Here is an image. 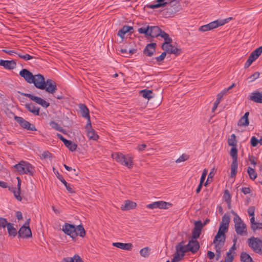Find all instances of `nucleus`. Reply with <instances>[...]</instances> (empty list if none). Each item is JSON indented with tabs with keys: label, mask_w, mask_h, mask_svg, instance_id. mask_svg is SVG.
<instances>
[{
	"label": "nucleus",
	"mask_w": 262,
	"mask_h": 262,
	"mask_svg": "<svg viewBox=\"0 0 262 262\" xmlns=\"http://www.w3.org/2000/svg\"><path fill=\"white\" fill-rule=\"evenodd\" d=\"M249 160L251 162V163L253 165L254 167H255V166L256 165L255 158L254 156L249 157Z\"/></svg>",
	"instance_id": "62"
},
{
	"label": "nucleus",
	"mask_w": 262,
	"mask_h": 262,
	"mask_svg": "<svg viewBox=\"0 0 262 262\" xmlns=\"http://www.w3.org/2000/svg\"><path fill=\"white\" fill-rule=\"evenodd\" d=\"M238 166L237 161H232L231 165V177H235L237 173V169Z\"/></svg>",
	"instance_id": "35"
},
{
	"label": "nucleus",
	"mask_w": 262,
	"mask_h": 262,
	"mask_svg": "<svg viewBox=\"0 0 262 262\" xmlns=\"http://www.w3.org/2000/svg\"><path fill=\"white\" fill-rule=\"evenodd\" d=\"M255 207L254 206L249 207L248 209V213L249 216L254 215Z\"/></svg>",
	"instance_id": "58"
},
{
	"label": "nucleus",
	"mask_w": 262,
	"mask_h": 262,
	"mask_svg": "<svg viewBox=\"0 0 262 262\" xmlns=\"http://www.w3.org/2000/svg\"><path fill=\"white\" fill-rule=\"evenodd\" d=\"M262 53V46L258 47L254 51H253L250 55L248 60H249L251 62H253L256 59L258 58V57L261 55Z\"/></svg>",
	"instance_id": "22"
},
{
	"label": "nucleus",
	"mask_w": 262,
	"mask_h": 262,
	"mask_svg": "<svg viewBox=\"0 0 262 262\" xmlns=\"http://www.w3.org/2000/svg\"><path fill=\"white\" fill-rule=\"evenodd\" d=\"M30 221L31 219L28 218L25 224L21 226L18 232L19 237L24 238L32 237V232L30 228Z\"/></svg>",
	"instance_id": "9"
},
{
	"label": "nucleus",
	"mask_w": 262,
	"mask_h": 262,
	"mask_svg": "<svg viewBox=\"0 0 262 262\" xmlns=\"http://www.w3.org/2000/svg\"><path fill=\"white\" fill-rule=\"evenodd\" d=\"M26 108L31 113L34 115L38 116L39 115V107L35 106L32 103H26L25 104Z\"/></svg>",
	"instance_id": "26"
},
{
	"label": "nucleus",
	"mask_w": 262,
	"mask_h": 262,
	"mask_svg": "<svg viewBox=\"0 0 262 262\" xmlns=\"http://www.w3.org/2000/svg\"><path fill=\"white\" fill-rule=\"evenodd\" d=\"M7 230L10 236L15 237L16 235V230L13 227V224L9 223L8 225Z\"/></svg>",
	"instance_id": "41"
},
{
	"label": "nucleus",
	"mask_w": 262,
	"mask_h": 262,
	"mask_svg": "<svg viewBox=\"0 0 262 262\" xmlns=\"http://www.w3.org/2000/svg\"><path fill=\"white\" fill-rule=\"evenodd\" d=\"M242 191L245 194H247L251 192V190L249 187H244L242 189Z\"/></svg>",
	"instance_id": "61"
},
{
	"label": "nucleus",
	"mask_w": 262,
	"mask_h": 262,
	"mask_svg": "<svg viewBox=\"0 0 262 262\" xmlns=\"http://www.w3.org/2000/svg\"><path fill=\"white\" fill-rule=\"evenodd\" d=\"M224 197L226 201L228 202L229 200H230V195L229 192L227 190H225Z\"/></svg>",
	"instance_id": "60"
},
{
	"label": "nucleus",
	"mask_w": 262,
	"mask_h": 262,
	"mask_svg": "<svg viewBox=\"0 0 262 262\" xmlns=\"http://www.w3.org/2000/svg\"><path fill=\"white\" fill-rule=\"evenodd\" d=\"M237 149L236 147H232L230 151V155L233 159V161H237Z\"/></svg>",
	"instance_id": "44"
},
{
	"label": "nucleus",
	"mask_w": 262,
	"mask_h": 262,
	"mask_svg": "<svg viewBox=\"0 0 262 262\" xmlns=\"http://www.w3.org/2000/svg\"><path fill=\"white\" fill-rule=\"evenodd\" d=\"M176 252L174 254L171 262H178L181 260L185 255V253L189 251L187 245L182 241L176 246Z\"/></svg>",
	"instance_id": "6"
},
{
	"label": "nucleus",
	"mask_w": 262,
	"mask_h": 262,
	"mask_svg": "<svg viewBox=\"0 0 262 262\" xmlns=\"http://www.w3.org/2000/svg\"><path fill=\"white\" fill-rule=\"evenodd\" d=\"M203 227V225L201 221L195 222L192 233V238L196 239L199 237Z\"/></svg>",
	"instance_id": "17"
},
{
	"label": "nucleus",
	"mask_w": 262,
	"mask_h": 262,
	"mask_svg": "<svg viewBox=\"0 0 262 262\" xmlns=\"http://www.w3.org/2000/svg\"><path fill=\"white\" fill-rule=\"evenodd\" d=\"M76 229L77 235L82 237L85 235V230L82 225H80L77 226Z\"/></svg>",
	"instance_id": "46"
},
{
	"label": "nucleus",
	"mask_w": 262,
	"mask_h": 262,
	"mask_svg": "<svg viewBox=\"0 0 262 262\" xmlns=\"http://www.w3.org/2000/svg\"><path fill=\"white\" fill-rule=\"evenodd\" d=\"M225 239V235L220 234L219 233H217V234L214 237L213 244H214L216 252L217 253V259H218L221 257V250L224 245Z\"/></svg>",
	"instance_id": "8"
},
{
	"label": "nucleus",
	"mask_w": 262,
	"mask_h": 262,
	"mask_svg": "<svg viewBox=\"0 0 262 262\" xmlns=\"http://www.w3.org/2000/svg\"><path fill=\"white\" fill-rule=\"evenodd\" d=\"M9 223L7 222V220L4 218H0V228L1 227L5 228L8 227Z\"/></svg>",
	"instance_id": "52"
},
{
	"label": "nucleus",
	"mask_w": 262,
	"mask_h": 262,
	"mask_svg": "<svg viewBox=\"0 0 262 262\" xmlns=\"http://www.w3.org/2000/svg\"><path fill=\"white\" fill-rule=\"evenodd\" d=\"M231 19V17L227 18L224 20H217L209 23L210 30L215 29L219 26H222L228 23L229 20Z\"/></svg>",
	"instance_id": "21"
},
{
	"label": "nucleus",
	"mask_w": 262,
	"mask_h": 262,
	"mask_svg": "<svg viewBox=\"0 0 262 262\" xmlns=\"http://www.w3.org/2000/svg\"><path fill=\"white\" fill-rule=\"evenodd\" d=\"M61 262H83L80 257L75 255L73 257H66L62 259Z\"/></svg>",
	"instance_id": "32"
},
{
	"label": "nucleus",
	"mask_w": 262,
	"mask_h": 262,
	"mask_svg": "<svg viewBox=\"0 0 262 262\" xmlns=\"http://www.w3.org/2000/svg\"><path fill=\"white\" fill-rule=\"evenodd\" d=\"M259 76V73L258 72H255L253 74L251 75L249 78L251 80V81H253L257 79Z\"/></svg>",
	"instance_id": "55"
},
{
	"label": "nucleus",
	"mask_w": 262,
	"mask_h": 262,
	"mask_svg": "<svg viewBox=\"0 0 262 262\" xmlns=\"http://www.w3.org/2000/svg\"><path fill=\"white\" fill-rule=\"evenodd\" d=\"M17 172L20 174H28L33 176L35 172V169L31 164L24 160L17 163Z\"/></svg>",
	"instance_id": "3"
},
{
	"label": "nucleus",
	"mask_w": 262,
	"mask_h": 262,
	"mask_svg": "<svg viewBox=\"0 0 262 262\" xmlns=\"http://www.w3.org/2000/svg\"><path fill=\"white\" fill-rule=\"evenodd\" d=\"M19 75L29 83H33L36 88L45 90L49 93L53 94L57 90L55 82L50 79L45 81L44 77L41 74L33 75L29 70L24 69L19 72Z\"/></svg>",
	"instance_id": "1"
},
{
	"label": "nucleus",
	"mask_w": 262,
	"mask_h": 262,
	"mask_svg": "<svg viewBox=\"0 0 262 262\" xmlns=\"http://www.w3.org/2000/svg\"><path fill=\"white\" fill-rule=\"evenodd\" d=\"M150 250L148 247H144L140 250V254L142 257H147L150 255Z\"/></svg>",
	"instance_id": "38"
},
{
	"label": "nucleus",
	"mask_w": 262,
	"mask_h": 262,
	"mask_svg": "<svg viewBox=\"0 0 262 262\" xmlns=\"http://www.w3.org/2000/svg\"><path fill=\"white\" fill-rule=\"evenodd\" d=\"M208 170L206 169H204L203 171L202 176L200 180V183H203L207 174Z\"/></svg>",
	"instance_id": "57"
},
{
	"label": "nucleus",
	"mask_w": 262,
	"mask_h": 262,
	"mask_svg": "<svg viewBox=\"0 0 262 262\" xmlns=\"http://www.w3.org/2000/svg\"><path fill=\"white\" fill-rule=\"evenodd\" d=\"M242 262H253L250 256L246 252H242L241 254Z\"/></svg>",
	"instance_id": "37"
},
{
	"label": "nucleus",
	"mask_w": 262,
	"mask_h": 262,
	"mask_svg": "<svg viewBox=\"0 0 262 262\" xmlns=\"http://www.w3.org/2000/svg\"><path fill=\"white\" fill-rule=\"evenodd\" d=\"M237 141L236 139V136L234 134H232L230 137L228 139V145L232 147H236L237 145Z\"/></svg>",
	"instance_id": "39"
},
{
	"label": "nucleus",
	"mask_w": 262,
	"mask_h": 262,
	"mask_svg": "<svg viewBox=\"0 0 262 262\" xmlns=\"http://www.w3.org/2000/svg\"><path fill=\"white\" fill-rule=\"evenodd\" d=\"M166 52H163L162 53L160 56L157 57L156 58V59L157 62H161L166 57Z\"/></svg>",
	"instance_id": "56"
},
{
	"label": "nucleus",
	"mask_w": 262,
	"mask_h": 262,
	"mask_svg": "<svg viewBox=\"0 0 262 262\" xmlns=\"http://www.w3.org/2000/svg\"><path fill=\"white\" fill-rule=\"evenodd\" d=\"M199 30L201 32H205V31H209L211 30H210L209 25L208 24L207 25H203V26L200 27L199 29Z\"/></svg>",
	"instance_id": "53"
},
{
	"label": "nucleus",
	"mask_w": 262,
	"mask_h": 262,
	"mask_svg": "<svg viewBox=\"0 0 262 262\" xmlns=\"http://www.w3.org/2000/svg\"><path fill=\"white\" fill-rule=\"evenodd\" d=\"M230 216L227 214H225L222 217V222L220 225L228 227L230 223Z\"/></svg>",
	"instance_id": "42"
},
{
	"label": "nucleus",
	"mask_w": 262,
	"mask_h": 262,
	"mask_svg": "<svg viewBox=\"0 0 262 262\" xmlns=\"http://www.w3.org/2000/svg\"><path fill=\"white\" fill-rule=\"evenodd\" d=\"M20 179L17 177V201H22L23 203H26L28 201L27 198L25 196L24 191H20Z\"/></svg>",
	"instance_id": "19"
},
{
	"label": "nucleus",
	"mask_w": 262,
	"mask_h": 262,
	"mask_svg": "<svg viewBox=\"0 0 262 262\" xmlns=\"http://www.w3.org/2000/svg\"><path fill=\"white\" fill-rule=\"evenodd\" d=\"M156 43H150L148 44L144 50V54L149 57H151L156 51Z\"/></svg>",
	"instance_id": "20"
},
{
	"label": "nucleus",
	"mask_w": 262,
	"mask_h": 262,
	"mask_svg": "<svg viewBox=\"0 0 262 262\" xmlns=\"http://www.w3.org/2000/svg\"><path fill=\"white\" fill-rule=\"evenodd\" d=\"M247 172L249 174V178L252 180H254L257 177V173L254 168L248 167L247 169Z\"/></svg>",
	"instance_id": "43"
},
{
	"label": "nucleus",
	"mask_w": 262,
	"mask_h": 262,
	"mask_svg": "<svg viewBox=\"0 0 262 262\" xmlns=\"http://www.w3.org/2000/svg\"><path fill=\"white\" fill-rule=\"evenodd\" d=\"M113 246L118 248L127 251H130L133 247L132 243H122L119 242L113 243Z\"/></svg>",
	"instance_id": "24"
},
{
	"label": "nucleus",
	"mask_w": 262,
	"mask_h": 262,
	"mask_svg": "<svg viewBox=\"0 0 262 262\" xmlns=\"http://www.w3.org/2000/svg\"><path fill=\"white\" fill-rule=\"evenodd\" d=\"M164 1L165 0H157V4L148 5V7L150 9H156L161 7H165L167 4V2H165Z\"/></svg>",
	"instance_id": "33"
},
{
	"label": "nucleus",
	"mask_w": 262,
	"mask_h": 262,
	"mask_svg": "<svg viewBox=\"0 0 262 262\" xmlns=\"http://www.w3.org/2000/svg\"><path fill=\"white\" fill-rule=\"evenodd\" d=\"M64 145L68 147L70 150L73 151H75L77 148V145L70 140H68Z\"/></svg>",
	"instance_id": "45"
},
{
	"label": "nucleus",
	"mask_w": 262,
	"mask_h": 262,
	"mask_svg": "<svg viewBox=\"0 0 262 262\" xmlns=\"http://www.w3.org/2000/svg\"><path fill=\"white\" fill-rule=\"evenodd\" d=\"M188 159V156L186 155L183 154L176 161V163H180L182 162H184L186 161Z\"/></svg>",
	"instance_id": "51"
},
{
	"label": "nucleus",
	"mask_w": 262,
	"mask_h": 262,
	"mask_svg": "<svg viewBox=\"0 0 262 262\" xmlns=\"http://www.w3.org/2000/svg\"><path fill=\"white\" fill-rule=\"evenodd\" d=\"M224 95H225V93H223L222 92L217 94V98H216L215 102L214 103V105H213V106L212 109V112H214L215 111V110L217 108L219 104H220V103L221 102V100L222 97H223V96Z\"/></svg>",
	"instance_id": "34"
},
{
	"label": "nucleus",
	"mask_w": 262,
	"mask_h": 262,
	"mask_svg": "<svg viewBox=\"0 0 262 262\" xmlns=\"http://www.w3.org/2000/svg\"><path fill=\"white\" fill-rule=\"evenodd\" d=\"M228 227L220 225L217 233L225 235V233L228 231Z\"/></svg>",
	"instance_id": "48"
},
{
	"label": "nucleus",
	"mask_w": 262,
	"mask_h": 262,
	"mask_svg": "<svg viewBox=\"0 0 262 262\" xmlns=\"http://www.w3.org/2000/svg\"><path fill=\"white\" fill-rule=\"evenodd\" d=\"M41 157L43 159L52 158V154L48 151H44Z\"/></svg>",
	"instance_id": "59"
},
{
	"label": "nucleus",
	"mask_w": 262,
	"mask_h": 262,
	"mask_svg": "<svg viewBox=\"0 0 262 262\" xmlns=\"http://www.w3.org/2000/svg\"><path fill=\"white\" fill-rule=\"evenodd\" d=\"M171 204L169 203H167L164 201H157L151 204H149L147 205V207L149 209H155V208H160V209H167L168 206H170Z\"/></svg>",
	"instance_id": "15"
},
{
	"label": "nucleus",
	"mask_w": 262,
	"mask_h": 262,
	"mask_svg": "<svg viewBox=\"0 0 262 262\" xmlns=\"http://www.w3.org/2000/svg\"><path fill=\"white\" fill-rule=\"evenodd\" d=\"M231 213L234 215L233 222L236 233L242 236L246 235L247 232L246 224L244 223L241 217L236 212L232 210Z\"/></svg>",
	"instance_id": "5"
},
{
	"label": "nucleus",
	"mask_w": 262,
	"mask_h": 262,
	"mask_svg": "<svg viewBox=\"0 0 262 262\" xmlns=\"http://www.w3.org/2000/svg\"><path fill=\"white\" fill-rule=\"evenodd\" d=\"M62 230L72 238H75L77 235L76 227L73 225L65 223L62 226Z\"/></svg>",
	"instance_id": "11"
},
{
	"label": "nucleus",
	"mask_w": 262,
	"mask_h": 262,
	"mask_svg": "<svg viewBox=\"0 0 262 262\" xmlns=\"http://www.w3.org/2000/svg\"><path fill=\"white\" fill-rule=\"evenodd\" d=\"M136 206V203L130 200H126L124 204L121 205V209L123 211L129 210L135 208Z\"/></svg>",
	"instance_id": "25"
},
{
	"label": "nucleus",
	"mask_w": 262,
	"mask_h": 262,
	"mask_svg": "<svg viewBox=\"0 0 262 262\" xmlns=\"http://www.w3.org/2000/svg\"><path fill=\"white\" fill-rule=\"evenodd\" d=\"M250 143L253 147H256L258 144V139L255 136H253L251 139Z\"/></svg>",
	"instance_id": "54"
},
{
	"label": "nucleus",
	"mask_w": 262,
	"mask_h": 262,
	"mask_svg": "<svg viewBox=\"0 0 262 262\" xmlns=\"http://www.w3.org/2000/svg\"><path fill=\"white\" fill-rule=\"evenodd\" d=\"M17 123L24 129L31 131L36 130L35 126L20 117H17Z\"/></svg>",
	"instance_id": "13"
},
{
	"label": "nucleus",
	"mask_w": 262,
	"mask_h": 262,
	"mask_svg": "<svg viewBox=\"0 0 262 262\" xmlns=\"http://www.w3.org/2000/svg\"><path fill=\"white\" fill-rule=\"evenodd\" d=\"M249 99L256 103H262V94L259 92H255L251 93L249 96Z\"/></svg>",
	"instance_id": "27"
},
{
	"label": "nucleus",
	"mask_w": 262,
	"mask_h": 262,
	"mask_svg": "<svg viewBox=\"0 0 262 262\" xmlns=\"http://www.w3.org/2000/svg\"><path fill=\"white\" fill-rule=\"evenodd\" d=\"M138 32L140 34H144L147 37H156L161 33L162 30L158 26H149L139 28Z\"/></svg>",
	"instance_id": "7"
},
{
	"label": "nucleus",
	"mask_w": 262,
	"mask_h": 262,
	"mask_svg": "<svg viewBox=\"0 0 262 262\" xmlns=\"http://www.w3.org/2000/svg\"><path fill=\"white\" fill-rule=\"evenodd\" d=\"M187 246L189 251H191L193 253H195L198 251L200 248V245L199 242L196 239L192 238L189 241Z\"/></svg>",
	"instance_id": "18"
},
{
	"label": "nucleus",
	"mask_w": 262,
	"mask_h": 262,
	"mask_svg": "<svg viewBox=\"0 0 262 262\" xmlns=\"http://www.w3.org/2000/svg\"><path fill=\"white\" fill-rule=\"evenodd\" d=\"M248 244L255 252L262 254V241L259 238L252 237L248 239Z\"/></svg>",
	"instance_id": "10"
},
{
	"label": "nucleus",
	"mask_w": 262,
	"mask_h": 262,
	"mask_svg": "<svg viewBox=\"0 0 262 262\" xmlns=\"http://www.w3.org/2000/svg\"><path fill=\"white\" fill-rule=\"evenodd\" d=\"M251 229L253 231H255L257 229H262V223L256 222L253 226H251Z\"/></svg>",
	"instance_id": "49"
},
{
	"label": "nucleus",
	"mask_w": 262,
	"mask_h": 262,
	"mask_svg": "<svg viewBox=\"0 0 262 262\" xmlns=\"http://www.w3.org/2000/svg\"><path fill=\"white\" fill-rule=\"evenodd\" d=\"M181 10V7L178 0H172L167 2L163 14L166 17H170Z\"/></svg>",
	"instance_id": "4"
},
{
	"label": "nucleus",
	"mask_w": 262,
	"mask_h": 262,
	"mask_svg": "<svg viewBox=\"0 0 262 262\" xmlns=\"http://www.w3.org/2000/svg\"><path fill=\"white\" fill-rule=\"evenodd\" d=\"M112 157L116 162L128 168H132L133 167V158L129 155H124L121 152H115L112 154Z\"/></svg>",
	"instance_id": "2"
},
{
	"label": "nucleus",
	"mask_w": 262,
	"mask_h": 262,
	"mask_svg": "<svg viewBox=\"0 0 262 262\" xmlns=\"http://www.w3.org/2000/svg\"><path fill=\"white\" fill-rule=\"evenodd\" d=\"M17 56L25 60H29L33 58L31 55L25 54L20 51H17Z\"/></svg>",
	"instance_id": "40"
},
{
	"label": "nucleus",
	"mask_w": 262,
	"mask_h": 262,
	"mask_svg": "<svg viewBox=\"0 0 262 262\" xmlns=\"http://www.w3.org/2000/svg\"><path fill=\"white\" fill-rule=\"evenodd\" d=\"M140 94H142V97L144 98L150 99L152 97V92L151 90H147L146 89L140 91Z\"/></svg>",
	"instance_id": "36"
},
{
	"label": "nucleus",
	"mask_w": 262,
	"mask_h": 262,
	"mask_svg": "<svg viewBox=\"0 0 262 262\" xmlns=\"http://www.w3.org/2000/svg\"><path fill=\"white\" fill-rule=\"evenodd\" d=\"M133 29V28L132 27L124 26L118 31L117 34L122 39H123L124 34L127 32H129Z\"/></svg>",
	"instance_id": "30"
},
{
	"label": "nucleus",
	"mask_w": 262,
	"mask_h": 262,
	"mask_svg": "<svg viewBox=\"0 0 262 262\" xmlns=\"http://www.w3.org/2000/svg\"><path fill=\"white\" fill-rule=\"evenodd\" d=\"M249 113L246 112L244 115L241 118L237 123V125L239 126H247L249 125V122L248 119Z\"/></svg>",
	"instance_id": "28"
},
{
	"label": "nucleus",
	"mask_w": 262,
	"mask_h": 262,
	"mask_svg": "<svg viewBox=\"0 0 262 262\" xmlns=\"http://www.w3.org/2000/svg\"><path fill=\"white\" fill-rule=\"evenodd\" d=\"M85 129L88 137L90 140H97L99 138L98 135L95 130L92 128L91 122H88L85 125Z\"/></svg>",
	"instance_id": "16"
},
{
	"label": "nucleus",
	"mask_w": 262,
	"mask_h": 262,
	"mask_svg": "<svg viewBox=\"0 0 262 262\" xmlns=\"http://www.w3.org/2000/svg\"><path fill=\"white\" fill-rule=\"evenodd\" d=\"M161 37L163 38L165 40L164 42H172V39L169 37V35L165 32L163 31H161V33H160V35Z\"/></svg>",
	"instance_id": "47"
},
{
	"label": "nucleus",
	"mask_w": 262,
	"mask_h": 262,
	"mask_svg": "<svg viewBox=\"0 0 262 262\" xmlns=\"http://www.w3.org/2000/svg\"><path fill=\"white\" fill-rule=\"evenodd\" d=\"M57 178L64 184L67 190L70 193H74L75 191L73 190L72 186L68 184L63 179V178L59 174L58 172H57Z\"/></svg>",
	"instance_id": "31"
},
{
	"label": "nucleus",
	"mask_w": 262,
	"mask_h": 262,
	"mask_svg": "<svg viewBox=\"0 0 262 262\" xmlns=\"http://www.w3.org/2000/svg\"><path fill=\"white\" fill-rule=\"evenodd\" d=\"M233 260V255L230 254V251H228L226 254V257L224 262H232Z\"/></svg>",
	"instance_id": "50"
},
{
	"label": "nucleus",
	"mask_w": 262,
	"mask_h": 262,
	"mask_svg": "<svg viewBox=\"0 0 262 262\" xmlns=\"http://www.w3.org/2000/svg\"><path fill=\"white\" fill-rule=\"evenodd\" d=\"M3 67L6 69H13L16 66V63L14 60H4L3 62Z\"/></svg>",
	"instance_id": "29"
},
{
	"label": "nucleus",
	"mask_w": 262,
	"mask_h": 262,
	"mask_svg": "<svg viewBox=\"0 0 262 262\" xmlns=\"http://www.w3.org/2000/svg\"><path fill=\"white\" fill-rule=\"evenodd\" d=\"M214 253L213 252L210 251H208L207 252V256L210 259H213L214 257Z\"/></svg>",
	"instance_id": "64"
},
{
	"label": "nucleus",
	"mask_w": 262,
	"mask_h": 262,
	"mask_svg": "<svg viewBox=\"0 0 262 262\" xmlns=\"http://www.w3.org/2000/svg\"><path fill=\"white\" fill-rule=\"evenodd\" d=\"M162 48L166 53L173 54L178 55L181 53V50L172 46L171 42H164L162 45Z\"/></svg>",
	"instance_id": "12"
},
{
	"label": "nucleus",
	"mask_w": 262,
	"mask_h": 262,
	"mask_svg": "<svg viewBox=\"0 0 262 262\" xmlns=\"http://www.w3.org/2000/svg\"><path fill=\"white\" fill-rule=\"evenodd\" d=\"M79 107L81 114V116L87 119L88 122H90V116L89 115V110L88 108L85 105L83 104H80L79 105Z\"/></svg>",
	"instance_id": "23"
},
{
	"label": "nucleus",
	"mask_w": 262,
	"mask_h": 262,
	"mask_svg": "<svg viewBox=\"0 0 262 262\" xmlns=\"http://www.w3.org/2000/svg\"><path fill=\"white\" fill-rule=\"evenodd\" d=\"M21 95H24L25 96H26L28 97L31 100L34 101L36 103L41 105L42 107L47 108L50 105V103L45 100L42 99V98L35 96L33 95H31L30 94H23L21 93Z\"/></svg>",
	"instance_id": "14"
},
{
	"label": "nucleus",
	"mask_w": 262,
	"mask_h": 262,
	"mask_svg": "<svg viewBox=\"0 0 262 262\" xmlns=\"http://www.w3.org/2000/svg\"><path fill=\"white\" fill-rule=\"evenodd\" d=\"M7 114L10 118H14L15 120H16V116L15 114L8 110L7 112Z\"/></svg>",
	"instance_id": "63"
}]
</instances>
